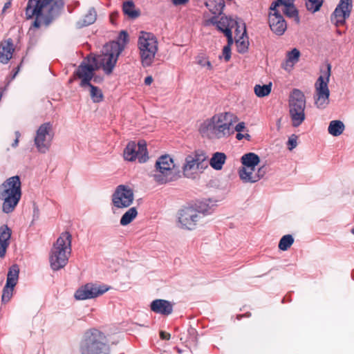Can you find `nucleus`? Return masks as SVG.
<instances>
[{"label":"nucleus","mask_w":354,"mask_h":354,"mask_svg":"<svg viewBox=\"0 0 354 354\" xmlns=\"http://www.w3.org/2000/svg\"><path fill=\"white\" fill-rule=\"evenodd\" d=\"M63 0H28L25 8L26 19L35 18L31 28L49 26L63 9Z\"/></svg>","instance_id":"obj_1"},{"label":"nucleus","mask_w":354,"mask_h":354,"mask_svg":"<svg viewBox=\"0 0 354 354\" xmlns=\"http://www.w3.org/2000/svg\"><path fill=\"white\" fill-rule=\"evenodd\" d=\"M238 121L239 118L234 113L222 112L205 120L201 124L199 131L203 136L210 139L226 138L234 134L232 126Z\"/></svg>","instance_id":"obj_2"},{"label":"nucleus","mask_w":354,"mask_h":354,"mask_svg":"<svg viewBox=\"0 0 354 354\" xmlns=\"http://www.w3.org/2000/svg\"><path fill=\"white\" fill-rule=\"evenodd\" d=\"M80 354H111V348L107 336L95 328L84 332L78 345Z\"/></svg>","instance_id":"obj_3"},{"label":"nucleus","mask_w":354,"mask_h":354,"mask_svg":"<svg viewBox=\"0 0 354 354\" xmlns=\"http://www.w3.org/2000/svg\"><path fill=\"white\" fill-rule=\"evenodd\" d=\"M21 197V183L19 176L8 178L0 185V200L3 201L2 211L12 212Z\"/></svg>","instance_id":"obj_4"},{"label":"nucleus","mask_w":354,"mask_h":354,"mask_svg":"<svg viewBox=\"0 0 354 354\" xmlns=\"http://www.w3.org/2000/svg\"><path fill=\"white\" fill-rule=\"evenodd\" d=\"M71 241V234L65 232L60 234L53 244L49 257L50 267L53 270H59L67 264L72 250Z\"/></svg>","instance_id":"obj_5"},{"label":"nucleus","mask_w":354,"mask_h":354,"mask_svg":"<svg viewBox=\"0 0 354 354\" xmlns=\"http://www.w3.org/2000/svg\"><path fill=\"white\" fill-rule=\"evenodd\" d=\"M180 170L169 155L160 156L156 162V169L153 174L154 180L159 185L174 181L180 177Z\"/></svg>","instance_id":"obj_6"},{"label":"nucleus","mask_w":354,"mask_h":354,"mask_svg":"<svg viewBox=\"0 0 354 354\" xmlns=\"http://www.w3.org/2000/svg\"><path fill=\"white\" fill-rule=\"evenodd\" d=\"M123 49L124 46L117 41L106 44L104 47L105 52L92 59L93 63L95 64V68H102L106 74H111Z\"/></svg>","instance_id":"obj_7"},{"label":"nucleus","mask_w":354,"mask_h":354,"mask_svg":"<svg viewBox=\"0 0 354 354\" xmlns=\"http://www.w3.org/2000/svg\"><path fill=\"white\" fill-rule=\"evenodd\" d=\"M138 47L142 66H151L158 49L156 37L151 32H141L138 40Z\"/></svg>","instance_id":"obj_8"},{"label":"nucleus","mask_w":354,"mask_h":354,"mask_svg":"<svg viewBox=\"0 0 354 354\" xmlns=\"http://www.w3.org/2000/svg\"><path fill=\"white\" fill-rule=\"evenodd\" d=\"M289 114L292 125L297 127L305 120L306 97L304 93L294 88L289 96Z\"/></svg>","instance_id":"obj_9"},{"label":"nucleus","mask_w":354,"mask_h":354,"mask_svg":"<svg viewBox=\"0 0 354 354\" xmlns=\"http://www.w3.org/2000/svg\"><path fill=\"white\" fill-rule=\"evenodd\" d=\"M322 75L315 84V104L318 109H324L329 104L330 91L328 82L331 73V65L327 64L326 70L321 71Z\"/></svg>","instance_id":"obj_10"},{"label":"nucleus","mask_w":354,"mask_h":354,"mask_svg":"<svg viewBox=\"0 0 354 354\" xmlns=\"http://www.w3.org/2000/svg\"><path fill=\"white\" fill-rule=\"evenodd\" d=\"M206 159L205 153L201 151L187 156L183 167V175L189 178H195L198 173H202L207 167Z\"/></svg>","instance_id":"obj_11"},{"label":"nucleus","mask_w":354,"mask_h":354,"mask_svg":"<svg viewBox=\"0 0 354 354\" xmlns=\"http://www.w3.org/2000/svg\"><path fill=\"white\" fill-rule=\"evenodd\" d=\"M204 214L196 209L189 207L180 210L178 216L181 227L193 230L201 222Z\"/></svg>","instance_id":"obj_12"},{"label":"nucleus","mask_w":354,"mask_h":354,"mask_svg":"<svg viewBox=\"0 0 354 354\" xmlns=\"http://www.w3.org/2000/svg\"><path fill=\"white\" fill-rule=\"evenodd\" d=\"M134 194L131 188L127 185H118L112 195L113 205L118 209L129 207L133 202Z\"/></svg>","instance_id":"obj_13"},{"label":"nucleus","mask_w":354,"mask_h":354,"mask_svg":"<svg viewBox=\"0 0 354 354\" xmlns=\"http://www.w3.org/2000/svg\"><path fill=\"white\" fill-rule=\"evenodd\" d=\"M124 158L129 161L138 158L140 162H145L149 158L146 142L140 140L138 144L135 142H129L124 151Z\"/></svg>","instance_id":"obj_14"},{"label":"nucleus","mask_w":354,"mask_h":354,"mask_svg":"<svg viewBox=\"0 0 354 354\" xmlns=\"http://www.w3.org/2000/svg\"><path fill=\"white\" fill-rule=\"evenodd\" d=\"M353 9L352 0H340L330 16V20L337 27L346 23Z\"/></svg>","instance_id":"obj_15"},{"label":"nucleus","mask_w":354,"mask_h":354,"mask_svg":"<svg viewBox=\"0 0 354 354\" xmlns=\"http://www.w3.org/2000/svg\"><path fill=\"white\" fill-rule=\"evenodd\" d=\"M52 125L50 122L41 124L37 131L35 143L38 150L41 153L47 151L50 147L53 135L50 134Z\"/></svg>","instance_id":"obj_16"},{"label":"nucleus","mask_w":354,"mask_h":354,"mask_svg":"<svg viewBox=\"0 0 354 354\" xmlns=\"http://www.w3.org/2000/svg\"><path fill=\"white\" fill-rule=\"evenodd\" d=\"M109 290L105 286H97L93 283H86L79 288L75 292L74 297L77 300H85L97 297L103 295Z\"/></svg>","instance_id":"obj_17"},{"label":"nucleus","mask_w":354,"mask_h":354,"mask_svg":"<svg viewBox=\"0 0 354 354\" xmlns=\"http://www.w3.org/2000/svg\"><path fill=\"white\" fill-rule=\"evenodd\" d=\"M278 8L273 5L270 6L268 22L270 28L274 33L282 35L287 28V24Z\"/></svg>","instance_id":"obj_18"},{"label":"nucleus","mask_w":354,"mask_h":354,"mask_svg":"<svg viewBox=\"0 0 354 354\" xmlns=\"http://www.w3.org/2000/svg\"><path fill=\"white\" fill-rule=\"evenodd\" d=\"M96 70L97 69L95 68V64H87L84 61L79 66L75 74L78 78L81 79L80 86L84 88L87 85H90L94 71Z\"/></svg>","instance_id":"obj_19"},{"label":"nucleus","mask_w":354,"mask_h":354,"mask_svg":"<svg viewBox=\"0 0 354 354\" xmlns=\"http://www.w3.org/2000/svg\"><path fill=\"white\" fill-rule=\"evenodd\" d=\"M234 24H237L231 18L226 16H222L219 19L216 17H213L207 21V24L215 25L218 30L223 32L224 35L227 31H232L231 28Z\"/></svg>","instance_id":"obj_20"},{"label":"nucleus","mask_w":354,"mask_h":354,"mask_svg":"<svg viewBox=\"0 0 354 354\" xmlns=\"http://www.w3.org/2000/svg\"><path fill=\"white\" fill-rule=\"evenodd\" d=\"M15 48L11 38L0 42V62L7 64L12 58Z\"/></svg>","instance_id":"obj_21"},{"label":"nucleus","mask_w":354,"mask_h":354,"mask_svg":"<svg viewBox=\"0 0 354 354\" xmlns=\"http://www.w3.org/2000/svg\"><path fill=\"white\" fill-rule=\"evenodd\" d=\"M12 230L7 225L0 227V258H3L10 245Z\"/></svg>","instance_id":"obj_22"},{"label":"nucleus","mask_w":354,"mask_h":354,"mask_svg":"<svg viewBox=\"0 0 354 354\" xmlns=\"http://www.w3.org/2000/svg\"><path fill=\"white\" fill-rule=\"evenodd\" d=\"M151 310L158 314L169 315L173 311L172 304L165 299H156L151 303Z\"/></svg>","instance_id":"obj_23"},{"label":"nucleus","mask_w":354,"mask_h":354,"mask_svg":"<svg viewBox=\"0 0 354 354\" xmlns=\"http://www.w3.org/2000/svg\"><path fill=\"white\" fill-rule=\"evenodd\" d=\"M280 6H283L282 12L288 17L293 18L297 24L299 23V17L298 11L293 6V2H288L286 3L280 4Z\"/></svg>","instance_id":"obj_24"},{"label":"nucleus","mask_w":354,"mask_h":354,"mask_svg":"<svg viewBox=\"0 0 354 354\" xmlns=\"http://www.w3.org/2000/svg\"><path fill=\"white\" fill-rule=\"evenodd\" d=\"M226 160V156L224 153L216 152L213 154L209 160V165L212 168L216 170L222 169Z\"/></svg>","instance_id":"obj_25"},{"label":"nucleus","mask_w":354,"mask_h":354,"mask_svg":"<svg viewBox=\"0 0 354 354\" xmlns=\"http://www.w3.org/2000/svg\"><path fill=\"white\" fill-rule=\"evenodd\" d=\"M260 162L259 156L254 153H248L241 157V163L243 166L248 167H256Z\"/></svg>","instance_id":"obj_26"},{"label":"nucleus","mask_w":354,"mask_h":354,"mask_svg":"<svg viewBox=\"0 0 354 354\" xmlns=\"http://www.w3.org/2000/svg\"><path fill=\"white\" fill-rule=\"evenodd\" d=\"M122 10L124 15L131 19H136L140 15V10H136L135 5L132 1L124 2Z\"/></svg>","instance_id":"obj_27"},{"label":"nucleus","mask_w":354,"mask_h":354,"mask_svg":"<svg viewBox=\"0 0 354 354\" xmlns=\"http://www.w3.org/2000/svg\"><path fill=\"white\" fill-rule=\"evenodd\" d=\"M345 126L340 120H332L328 126V133L333 136H339L344 131Z\"/></svg>","instance_id":"obj_28"},{"label":"nucleus","mask_w":354,"mask_h":354,"mask_svg":"<svg viewBox=\"0 0 354 354\" xmlns=\"http://www.w3.org/2000/svg\"><path fill=\"white\" fill-rule=\"evenodd\" d=\"M237 51L240 53H245L248 49L249 42L246 36L245 26L243 27V32L239 39H236Z\"/></svg>","instance_id":"obj_29"},{"label":"nucleus","mask_w":354,"mask_h":354,"mask_svg":"<svg viewBox=\"0 0 354 354\" xmlns=\"http://www.w3.org/2000/svg\"><path fill=\"white\" fill-rule=\"evenodd\" d=\"M255 173V167H248L243 166L239 171L240 178L244 183H253V180H251L250 177H254Z\"/></svg>","instance_id":"obj_30"},{"label":"nucleus","mask_w":354,"mask_h":354,"mask_svg":"<svg viewBox=\"0 0 354 354\" xmlns=\"http://www.w3.org/2000/svg\"><path fill=\"white\" fill-rule=\"evenodd\" d=\"M138 215L136 207H133L129 209L121 217L120 225L125 226L131 223Z\"/></svg>","instance_id":"obj_31"},{"label":"nucleus","mask_w":354,"mask_h":354,"mask_svg":"<svg viewBox=\"0 0 354 354\" xmlns=\"http://www.w3.org/2000/svg\"><path fill=\"white\" fill-rule=\"evenodd\" d=\"M19 269L18 266L13 265L11 266L7 274V280L6 284L15 286L19 278Z\"/></svg>","instance_id":"obj_32"},{"label":"nucleus","mask_w":354,"mask_h":354,"mask_svg":"<svg viewBox=\"0 0 354 354\" xmlns=\"http://www.w3.org/2000/svg\"><path fill=\"white\" fill-rule=\"evenodd\" d=\"M272 90V83H269L268 84H264L261 86L259 84H257L254 86V91L255 95L259 97H263L268 95L271 93Z\"/></svg>","instance_id":"obj_33"},{"label":"nucleus","mask_w":354,"mask_h":354,"mask_svg":"<svg viewBox=\"0 0 354 354\" xmlns=\"http://www.w3.org/2000/svg\"><path fill=\"white\" fill-rule=\"evenodd\" d=\"M86 86L90 88V95L93 102L98 103L103 100L104 95L100 88L91 84Z\"/></svg>","instance_id":"obj_34"},{"label":"nucleus","mask_w":354,"mask_h":354,"mask_svg":"<svg viewBox=\"0 0 354 354\" xmlns=\"http://www.w3.org/2000/svg\"><path fill=\"white\" fill-rule=\"evenodd\" d=\"M294 243V239L292 235L286 234L281 237L279 243V248L282 251H286L291 247Z\"/></svg>","instance_id":"obj_35"},{"label":"nucleus","mask_w":354,"mask_h":354,"mask_svg":"<svg viewBox=\"0 0 354 354\" xmlns=\"http://www.w3.org/2000/svg\"><path fill=\"white\" fill-rule=\"evenodd\" d=\"M323 4V0H306L307 10L313 13L319 10Z\"/></svg>","instance_id":"obj_36"},{"label":"nucleus","mask_w":354,"mask_h":354,"mask_svg":"<svg viewBox=\"0 0 354 354\" xmlns=\"http://www.w3.org/2000/svg\"><path fill=\"white\" fill-rule=\"evenodd\" d=\"M15 286H9L6 284L3 289L1 301L3 303L6 304L8 302L12 297L13 291Z\"/></svg>","instance_id":"obj_37"},{"label":"nucleus","mask_w":354,"mask_h":354,"mask_svg":"<svg viewBox=\"0 0 354 354\" xmlns=\"http://www.w3.org/2000/svg\"><path fill=\"white\" fill-rule=\"evenodd\" d=\"M266 171L267 167L266 166H262L258 169L257 171L254 174V177H250V179L253 180V183H256L264 176Z\"/></svg>","instance_id":"obj_38"},{"label":"nucleus","mask_w":354,"mask_h":354,"mask_svg":"<svg viewBox=\"0 0 354 354\" xmlns=\"http://www.w3.org/2000/svg\"><path fill=\"white\" fill-rule=\"evenodd\" d=\"M299 56L300 52L297 48H294L288 53L286 58H288L292 62L296 64L299 61Z\"/></svg>","instance_id":"obj_39"},{"label":"nucleus","mask_w":354,"mask_h":354,"mask_svg":"<svg viewBox=\"0 0 354 354\" xmlns=\"http://www.w3.org/2000/svg\"><path fill=\"white\" fill-rule=\"evenodd\" d=\"M223 55L225 61L228 62L231 58V48L229 46H224L223 49Z\"/></svg>","instance_id":"obj_40"},{"label":"nucleus","mask_w":354,"mask_h":354,"mask_svg":"<svg viewBox=\"0 0 354 354\" xmlns=\"http://www.w3.org/2000/svg\"><path fill=\"white\" fill-rule=\"evenodd\" d=\"M295 64V63L292 62L288 58H286V61L281 64V67L284 70L290 71L292 69Z\"/></svg>","instance_id":"obj_41"},{"label":"nucleus","mask_w":354,"mask_h":354,"mask_svg":"<svg viewBox=\"0 0 354 354\" xmlns=\"http://www.w3.org/2000/svg\"><path fill=\"white\" fill-rule=\"evenodd\" d=\"M288 144L289 145L288 149L290 150H292L294 148H295L297 147V136H295V135H292L290 138H289Z\"/></svg>","instance_id":"obj_42"},{"label":"nucleus","mask_w":354,"mask_h":354,"mask_svg":"<svg viewBox=\"0 0 354 354\" xmlns=\"http://www.w3.org/2000/svg\"><path fill=\"white\" fill-rule=\"evenodd\" d=\"M95 20V15L92 13H89L85 16L84 23L86 25L93 24Z\"/></svg>","instance_id":"obj_43"},{"label":"nucleus","mask_w":354,"mask_h":354,"mask_svg":"<svg viewBox=\"0 0 354 354\" xmlns=\"http://www.w3.org/2000/svg\"><path fill=\"white\" fill-rule=\"evenodd\" d=\"M245 129H246V127H245V123L244 122H241L238 123L235 126L234 129H233L234 132V131L241 132V131H244Z\"/></svg>","instance_id":"obj_44"},{"label":"nucleus","mask_w":354,"mask_h":354,"mask_svg":"<svg viewBox=\"0 0 354 354\" xmlns=\"http://www.w3.org/2000/svg\"><path fill=\"white\" fill-rule=\"evenodd\" d=\"M225 35L227 39V44L225 46H229L230 48H231V46L234 43L232 31H227V32H226Z\"/></svg>","instance_id":"obj_45"},{"label":"nucleus","mask_w":354,"mask_h":354,"mask_svg":"<svg viewBox=\"0 0 354 354\" xmlns=\"http://www.w3.org/2000/svg\"><path fill=\"white\" fill-rule=\"evenodd\" d=\"M250 135L248 134V133H245V134H243L241 133V132H237L236 135V138L238 140H242L243 138H245L247 140H250Z\"/></svg>","instance_id":"obj_46"},{"label":"nucleus","mask_w":354,"mask_h":354,"mask_svg":"<svg viewBox=\"0 0 354 354\" xmlns=\"http://www.w3.org/2000/svg\"><path fill=\"white\" fill-rule=\"evenodd\" d=\"M198 63L203 66H207L209 69H212L211 62L208 60H198Z\"/></svg>","instance_id":"obj_47"},{"label":"nucleus","mask_w":354,"mask_h":354,"mask_svg":"<svg viewBox=\"0 0 354 354\" xmlns=\"http://www.w3.org/2000/svg\"><path fill=\"white\" fill-rule=\"evenodd\" d=\"M294 0H277V1L272 3V5L274 6V7H280V4L286 3L288 2H293Z\"/></svg>","instance_id":"obj_48"},{"label":"nucleus","mask_w":354,"mask_h":354,"mask_svg":"<svg viewBox=\"0 0 354 354\" xmlns=\"http://www.w3.org/2000/svg\"><path fill=\"white\" fill-rule=\"evenodd\" d=\"M128 34L126 31H121L120 33V39L123 40L124 43H126L128 41Z\"/></svg>","instance_id":"obj_49"},{"label":"nucleus","mask_w":354,"mask_h":354,"mask_svg":"<svg viewBox=\"0 0 354 354\" xmlns=\"http://www.w3.org/2000/svg\"><path fill=\"white\" fill-rule=\"evenodd\" d=\"M188 1L189 0H171V2L174 6L185 5Z\"/></svg>","instance_id":"obj_50"},{"label":"nucleus","mask_w":354,"mask_h":354,"mask_svg":"<svg viewBox=\"0 0 354 354\" xmlns=\"http://www.w3.org/2000/svg\"><path fill=\"white\" fill-rule=\"evenodd\" d=\"M160 337L162 339H167L169 340L171 337V335L169 333L165 332V331H160Z\"/></svg>","instance_id":"obj_51"},{"label":"nucleus","mask_w":354,"mask_h":354,"mask_svg":"<svg viewBox=\"0 0 354 354\" xmlns=\"http://www.w3.org/2000/svg\"><path fill=\"white\" fill-rule=\"evenodd\" d=\"M153 82V77L151 76H147L145 79V84L146 85H150Z\"/></svg>","instance_id":"obj_52"},{"label":"nucleus","mask_w":354,"mask_h":354,"mask_svg":"<svg viewBox=\"0 0 354 354\" xmlns=\"http://www.w3.org/2000/svg\"><path fill=\"white\" fill-rule=\"evenodd\" d=\"M15 133H16V139L15 140L14 143L12 145V147L17 146L18 142H19V138L20 136V133L18 131H17Z\"/></svg>","instance_id":"obj_53"},{"label":"nucleus","mask_w":354,"mask_h":354,"mask_svg":"<svg viewBox=\"0 0 354 354\" xmlns=\"http://www.w3.org/2000/svg\"><path fill=\"white\" fill-rule=\"evenodd\" d=\"M11 6V2L8 1L4 4V6L3 8L2 12H4L8 8H9Z\"/></svg>","instance_id":"obj_54"},{"label":"nucleus","mask_w":354,"mask_h":354,"mask_svg":"<svg viewBox=\"0 0 354 354\" xmlns=\"http://www.w3.org/2000/svg\"><path fill=\"white\" fill-rule=\"evenodd\" d=\"M224 6H225L224 3H220L219 4L220 9L219 10L217 9V11H218V12L220 13L222 11Z\"/></svg>","instance_id":"obj_55"},{"label":"nucleus","mask_w":354,"mask_h":354,"mask_svg":"<svg viewBox=\"0 0 354 354\" xmlns=\"http://www.w3.org/2000/svg\"><path fill=\"white\" fill-rule=\"evenodd\" d=\"M113 20H114V18H113V15H111V21L112 23L113 22Z\"/></svg>","instance_id":"obj_56"},{"label":"nucleus","mask_w":354,"mask_h":354,"mask_svg":"<svg viewBox=\"0 0 354 354\" xmlns=\"http://www.w3.org/2000/svg\"><path fill=\"white\" fill-rule=\"evenodd\" d=\"M113 20H114V18H113V15H111V21L112 23L113 22Z\"/></svg>","instance_id":"obj_57"},{"label":"nucleus","mask_w":354,"mask_h":354,"mask_svg":"<svg viewBox=\"0 0 354 354\" xmlns=\"http://www.w3.org/2000/svg\"><path fill=\"white\" fill-rule=\"evenodd\" d=\"M238 32H239V31L238 30V29L236 28V35H238Z\"/></svg>","instance_id":"obj_58"},{"label":"nucleus","mask_w":354,"mask_h":354,"mask_svg":"<svg viewBox=\"0 0 354 354\" xmlns=\"http://www.w3.org/2000/svg\"><path fill=\"white\" fill-rule=\"evenodd\" d=\"M97 81H98V79H97L96 77L94 78V82H97Z\"/></svg>","instance_id":"obj_59"},{"label":"nucleus","mask_w":354,"mask_h":354,"mask_svg":"<svg viewBox=\"0 0 354 354\" xmlns=\"http://www.w3.org/2000/svg\"><path fill=\"white\" fill-rule=\"evenodd\" d=\"M97 81H98V79H97L96 77L94 78V82H97Z\"/></svg>","instance_id":"obj_60"},{"label":"nucleus","mask_w":354,"mask_h":354,"mask_svg":"<svg viewBox=\"0 0 354 354\" xmlns=\"http://www.w3.org/2000/svg\"><path fill=\"white\" fill-rule=\"evenodd\" d=\"M337 34L341 35V32L339 30L337 31Z\"/></svg>","instance_id":"obj_61"}]
</instances>
